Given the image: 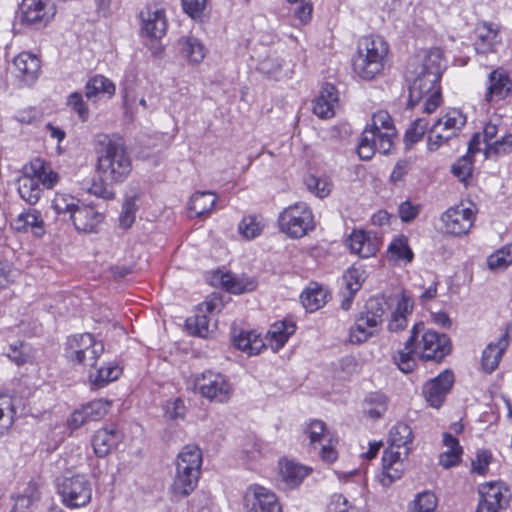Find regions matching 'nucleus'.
Masks as SVG:
<instances>
[{"instance_id":"10","label":"nucleus","mask_w":512,"mask_h":512,"mask_svg":"<svg viewBox=\"0 0 512 512\" xmlns=\"http://www.w3.org/2000/svg\"><path fill=\"white\" fill-rule=\"evenodd\" d=\"M416 347L421 360L440 362L450 353L451 343L447 335L426 330L420 340L416 339Z\"/></svg>"},{"instance_id":"60","label":"nucleus","mask_w":512,"mask_h":512,"mask_svg":"<svg viewBox=\"0 0 512 512\" xmlns=\"http://www.w3.org/2000/svg\"><path fill=\"white\" fill-rule=\"evenodd\" d=\"M436 497L431 492L420 493L414 501V506L409 512H434Z\"/></svg>"},{"instance_id":"49","label":"nucleus","mask_w":512,"mask_h":512,"mask_svg":"<svg viewBox=\"0 0 512 512\" xmlns=\"http://www.w3.org/2000/svg\"><path fill=\"white\" fill-rule=\"evenodd\" d=\"M282 60L275 53L268 54L259 61L258 70L268 77L278 79L281 73Z\"/></svg>"},{"instance_id":"31","label":"nucleus","mask_w":512,"mask_h":512,"mask_svg":"<svg viewBox=\"0 0 512 512\" xmlns=\"http://www.w3.org/2000/svg\"><path fill=\"white\" fill-rule=\"evenodd\" d=\"M43 225L41 214L36 209H29L20 213L12 222L15 230L25 232L31 228L37 236L44 234Z\"/></svg>"},{"instance_id":"1","label":"nucleus","mask_w":512,"mask_h":512,"mask_svg":"<svg viewBox=\"0 0 512 512\" xmlns=\"http://www.w3.org/2000/svg\"><path fill=\"white\" fill-rule=\"evenodd\" d=\"M96 173L98 181L90 193L111 200L115 196L112 186L124 182L132 171V159L121 138L100 133L95 136Z\"/></svg>"},{"instance_id":"33","label":"nucleus","mask_w":512,"mask_h":512,"mask_svg":"<svg viewBox=\"0 0 512 512\" xmlns=\"http://www.w3.org/2000/svg\"><path fill=\"white\" fill-rule=\"evenodd\" d=\"M413 309V301L405 294L398 300L396 309L392 312L388 322V330L391 332H399L407 327V315L411 314Z\"/></svg>"},{"instance_id":"6","label":"nucleus","mask_w":512,"mask_h":512,"mask_svg":"<svg viewBox=\"0 0 512 512\" xmlns=\"http://www.w3.org/2000/svg\"><path fill=\"white\" fill-rule=\"evenodd\" d=\"M280 230L291 238H301L314 229L313 215L304 202L284 209L278 218Z\"/></svg>"},{"instance_id":"27","label":"nucleus","mask_w":512,"mask_h":512,"mask_svg":"<svg viewBox=\"0 0 512 512\" xmlns=\"http://www.w3.org/2000/svg\"><path fill=\"white\" fill-rule=\"evenodd\" d=\"M295 329L296 326L292 322L279 321L274 323L266 334V345L268 344L273 352L279 351L288 341L289 337L294 334Z\"/></svg>"},{"instance_id":"4","label":"nucleus","mask_w":512,"mask_h":512,"mask_svg":"<svg viewBox=\"0 0 512 512\" xmlns=\"http://www.w3.org/2000/svg\"><path fill=\"white\" fill-rule=\"evenodd\" d=\"M388 44L380 36H364L358 41L357 53L353 58L354 72L364 80H372L384 68Z\"/></svg>"},{"instance_id":"8","label":"nucleus","mask_w":512,"mask_h":512,"mask_svg":"<svg viewBox=\"0 0 512 512\" xmlns=\"http://www.w3.org/2000/svg\"><path fill=\"white\" fill-rule=\"evenodd\" d=\"M104 352V345L90 333L75 335L68 340L67 357L85 367H94Z\"/></svg>"},{"instance_id":"7","label":"nucleus","mask_w":512,"mask_h":512,"mask_svg":"<svg viewBox=\"0 0 512 512\" xmlns=\"http://www.w3.org/2000/svg\"><path fill=\"white\" fill-rule=\"evenodd\" d=\"M466 124V116L458 109H450L437 119L428 135V149L437 150L441 145L458 135Z\"/></svg>"},{"instance_id":"30","label":"nucleus","mask_w":512,"mask_h":512,"mask_svg":"<svg viewBox=\"0 0 512 512\" xmlns=\"http://www.w3.org/2000/svg\"><path fill=\"white\" fill-rule=\"evenodd\" d=\"M179 53L191 64L200 63L206 54L202 42L193 36H183L178 40Z\"/></svg>"},{"instance_id":"16","label":"nucleus","mask_w":512,"mask_h":512,"mask_svg":"<svg viewBox=\"0 0 512 512\" xmlns=\"http://www.w3.org/2000/svg\"><path fill=\"white\" fill-rule=\"evenodd\" d=\"M217 306L218 301L216 300L204 301L199 304L194 315L186 320L189 332L202 338H208L215 328V324H211L208 314L213 313Z\"/></svg>"},{"instance_id":"35","label":"nucleus","mask_w":512,"mask_h":512,"mask_svg":"<svg viewBox=\"0 0 512 512\" xmlns=\"http://www.w3.org/2000/svg\"><path fill=\"white\" fill-rule=\"evenodd\" d=\"M115 84L103 75H95L90 78L85 85V96L89 100H95L99 94L111 98L115 95Z\"/></svg>"},{"instance_id":"63","label":"nucleus","mask_w":512,"mask_h":512,"mask_svg":"<svg viewBox=\"0 0 512 512\" xmlns=\"http://www.w3.org/2000/svg\"><path fill=\"white\" fill-rule=\"evenodd\" d=\"M67 104L72 108L74 112L78 114L79 118L82 121H86L88 119L89 109L86 103L84 102L81 93L74 92L71 95H69Z\"/></svg>"},{"instance_id":"18","label":"nucleus","mask_w":512,"mask_h":512,"mask_svg":"<svg viewBox=\"0 0 512 512\" xmlns=\"http://www.w3.org/2000/svg\"><path fill=\"white\" fill-rule=\"evenodd\" d=\"M441 219L448 233L461 236L470 231L475 215L470 208L457 206L444 212Z\"/></svg>"},{"instance_id":"3","label":"nucleus","mask_w":512,"mask_h":512,"mask_svg":"<svg viewBox=\"0 0 512 512\" xmlns=\"http://www.w3.org/2000/svg\"><path fill=\"white\" fill-rule=\"evenodd\" d=\"M59 181V175L41 158H34L24 165L17 180V191L29 205L40 200L44 189H52Z\"/></svg>"},{"instance_id":"46","label":"nucleus","mask_w":512,"mask_h":512,"mask_svg":"<svg viewBox=\"0 0 512 512\" xmlns=\"http://www.w3.org/2000/svg\"><path fill=\"white\" fill-rule=\"evenodd\" d=\"M388 252L395 259L404 260L409 263L413 260L414 253L409 247L408 238L405 235H399L389 244Z\"/></svg>"},{"instance_id":"5","label":"nucleus","mask_w":512,"mask_h":512,"mask_svg":"<svg viewBox=\"0 0 512 512\" xmlns=\"http://www.w3.org/2000/svg\"><path fill=\"white\" fill-rule=\"evenodd\" d=\"M57 490L62 502L69 508L86 506L92 496L91 483L81 474L65 473L58 477Z\"/></svg>"},{"instance_id":"28","label":"nucleus","mask_w":512,"mask_h":512,"mask_svg":"<svg viewBox=\"0 0 512 512\" xmlns=\"http://www.w3.org/2000/svg\"><path fill=\"white\" fill-rule=\"evenodd\" d=\"M311 469L291 460L279 461V474L282 481L289 488L298 486L310 473Z\"/></svg>"},{"instance_id":"19","label":"nucleus","mask_w":512,"mask_h":512,"mask_svg":"<svg viewBox=\"0 0 512 512\" xmlns=\"http://www.w3.org/2000/svg\"><path fill=\"white\" fill-rule=\"evenodd\" d=\"M509 345L510 335L506 330L496 341L489 342L483 349L480 360L481 369L487 374L494 372L499 367Z\"/></svg>"},{"instance_id":"34","label":"nucleus","mask_w":512,"mask_h":512,"mask_svg":"<svg viewBox=\"0 0 512 512\" xmlns=\"http://www.w3.org/2000/svg\"><path fill=\"white\" fill-rule=\"evenodd\" d=\"M233 342L239 350L249 355H257L266 347L265 341L255 331H241Z\"/></svg>"},{"instance_id":"11","label":"nucleus","mask_w":512,"mask_h":512,"mask_svg":"<svg viewBox=\"0 0 512 512\" xmlns=\"http://www.w3.org/2000/svg\"><path fill=\"white\" fill-rule=\"evenodd\" d=\"M54 15L53 5L44 0H23L19 8L21 24L34 28L46 26Z\"/></svg>"},{"instance_id":"45","label":"nucleus","mask_w":512,"mask_h":512,"mask_svg":"<svg viewBox=\"0 0 512 512\" xmlns=\"http://www.w3.org/2000/svg\"><path fill=\"white\" fill-rule=\"evenodd\" d=\"M183 464V466H191L194 468H201L202 453L198 446L188 444L184 446L177 455L175 465Z\"/></svg>"},{"instance_id":"17","label":"nucleus","mask_w":512,"mask_h":512,"mask_svg":"<svg viewBox=\"0 0 512 512\" xmlns=\"http://www.w3.org/2000/svg\"><path fill=\"white\" fill-rule=\"evenodd\" d=\"M143 35L151 39H161L167 30V19L163 8L152 5L147 6L140 13Z\"/></svg>"},{"instance_id":"54","label":"nucleus","mask_w":512,"mask_h":512,"mask_svg":"<svg viewBox=\"0 0 512 512\" xmlns=\"http://www.w3.org/2000/svg\"><path fill=\"white\" fill-rule=\"evenodd\" d=\"M473 170V162L471 155H465L459 158L451 168V172L454 176H456L460 181L465 182L472 175Z\"/></svg>"},{"instance_id":"56","label":"nucleus","mask_w":512,"mask_h":512,"mask_svg":"<svg viewBox=\"0 0 512 512\" xmlns=\"http://www.w3.org/2000/svg\"><path fill=\"white\" fill-rule=\"evenodd\" d=\"M217 278L219 279L221 286L230 293L240 294L250 290V288H247L241 280L231 273H220L217 275Z\"/></svg>"},{"instance_id":"38","label":"nucleus","mask_w":512,"mask_h":512,"mask_svg":"<svg viewBox=\"0 0 512 512\" xmlns=\"http://www.w3.org/2000/svg\"><path fill=\"white\" fill-rule=\"evenodd\" d=\"M377 328V326H372L369 319L360 313L349 330V340L353 344L366 342L376 334Z\"/></svg>"},{"instance_id":"29","label":"nucleus","mask_w":512,"mask_h":512,"mask_svg":"<svg viewBox=\"0 0 512 512\" xmlns=\"http://www.w3.org/2000/svg\"><path fill=\"white\" fill-rule=\"evenodd\" d=\"M122 373V369L112 362L97 367H90L88 378L94 388H102L112 381L117 380Z\"/></svg>"},{"instance_id":"36","label":"nucleus","mask_w":512,"mask_h":512,"mask_svg":"<svg viewBox=\"0 0 512 512\" xmlns=\"http://www.w3.org/2000/svg\"><path fill=\"white\" fill-rule=\"evenodd\" d=\"M414 435L411 427L403 422H397L389 431L388 442L397 449H404V453L410 452Z\"/></svg>"},{"instance_id":"55","label":"nucleus","mask_w":512,"mask_h":512,"mask_svg":"<svg viewBox=\"0 0 512 512\" xmlns=\"http://www.w3.org/2000/svg\"><path fill=\"white\" fill-rule=\"evenodd\" d=\"M110 403L103 399L91 401L83 406V413L88 417L89 421H95L106 415Z\"/></svg>"},{"instance_id":"51","label":"nucleus","mask_w":512,"mask_h":512,"mask_svg":"<svg viewBox=\"0 0 512 512\" xmlns=\"http://www.w3.org/2000/svg\"><path fill=\"white\" fill-rule=\"evenodd\" d=\"M7 356L18 366L24 365L32 360L30 347L24 342L10 345Z\"/></svg>"},{"instance_id":"61","label":"nucleus","mask_w":512,"mask_h":512,"mask_svg":"<svg viewBox=\"0 0 512 512\" xmlns=\"http://www.w3.org/2000/svg\"><path fill=\"white\" fill-rule=\"evenodd\" d=\"M428 121L425 118L416 119L405 133V140L410 144L418 142L425 134Z\"/></svg>"},{"instance_id":"21","label":"nucleus","mask_w":512,"mask_h":512,"mask_svg":"<svg viewBox=\"0 0 512 512\" xmlns=\"http://www.w3.org/2000/svg\"><path fill=\"white\" fill-rule=\"evenodd\" d=\"M512 93V79L503 69L493 70L488 77V86L485 94L487 102L500 101Z\"/></svg>"},{"instance_id":"2","label":"nucleus","mask_w":512,"mask_h":512,"mask_svg":"<svg viewBox=\"0 0 512 512\" xmlns=\"http://www.w3.org/2000/svg\"><path fill=\"white\" fill-rule=\"evenodd\" d=\"M442 52L438 48L412 56L407 64L406 78L409 82L410 107L424 100V111L432 113L440 105L439 80L444 71Z\"/></svg>"},{"instance_id":"40","label":"nucleus","mask_w":512,"mask_h":512,"mask_svg":"<svg viewBox=\"0 0 512 512\" xmlns=\"http://www.w3.org/2000/svg\"><path fill=\"white\" fill-rule=\"evenodd\" d=\"M301 302L306 310L313 312L323 307L328 298V293L316 284L308 287L300 296Z\"/></svg>"},{"instance_id":"12","label":"nucleus","mask_w":512,"mask_h":512,"mask_svg":"<svg viewBox=\"0 0 512 512\" xmlns=\"http://www.w3.org/2000/svg\"><path fill=\"white\" fill-rule=\"evenodd\" d=\"M247 512H282L277 496L271 490L254 484L248 487L244 495Z\"/></svg>"},{"instance_id":"24","label":"nucleus","mask_w":512,"mask_h":512,"mask_svg":"<svg viewBox=\"0 0 512 512\" xmlns=\"http://www.w3.org/2000/svg\"><path fill=\"white\" fill-rule=\"evenodd\" d=\"M423 329L422 323H416L411 329V335L405 342L404 348L399 350L394 356V360L398 368L404 372H411L416 366V360L414 355H418V349L416 347L417 334Z\"/></svg>"},{"instance_id":"64","label":"nucleus","mask_w":512,"mask_h":512,"mask_svg":"<svg viewBox=\"0 0 512 512\" xmlns=\"http://www.w3.org/2000/svg\"><path fill=\"white\" fill-rule=\"evenodd\" d=\"M409 453H404V449H397V447L389 446L384 451L382 457V466H402V460L408 456Z\"/></svg>"},{"instance_id":"26","label":"nucleus","mask_w":512,"mask_h":512,"mask_svg":"<svg viewBox=\"0 0 512 512\" xmlns=\"http://www.w3.org/2000/svg\"><path fill=\"white\" fill-rule=\"evenodd\" d=\"M338 102L336 88L331 84L323 85L319 96L313 102V113L321 119L331 118L335 114Z\"/></svg>"},{"instance_id":"57","label":"nucleus","mask_w":512,"mask_h":512,"mask_svg":"<svg viewBox=\"0 0 512 512\" xmlns=\"http://www.w3.org/2000/svg\"><path fill=\"white\" fill-rule=\"evenodd\" d=\"M137 211L136 198L129 197L125 200L122 206V211L119 217L120 226L124 229L130 228L135 220V213Z\"/></svg>"},{"instance_id":"32","label":"nucleus","mask_w":512,"mask_h":512,"mask_svg":"<svg viewBox=\"0 0 512 512\" xmlns=\"http://www.w3.org/2000/svg\"><path fill=\"white\" fill-rule=\"evenodd\" d=\"M443 444L447 450L440 454L439 465L445 469L457 466L461 461L463 449L459 444L458 439L450 433L443 434Z\"/></svg>"},{"instance_id":"14","label":"nucleus","mask_w":512,"mask_h":512,"mask_svg":"<svg viewBox=\"0 0 512 512\" xmlns=\"http://www.w3.org/2000/svg\"><path fill=\"white\" fill-rule=\"evenodd\" d=\"M11 72L20 87L32 86L41 72L40 59L33 53L21 52L13 59Z\"/></svg>"},{"instance_id":"37","label":"nucleus","mask_w":512,"mask_h":512,"mask_svg":"<svg viewBox=\"0 0 512 512\" xmlns=\"http://www.w3.org/2000/svg\"><path fill=\"white\" fill-rule=\"evenodd\" d=\"M391 305L384 296L370 298L365 304V310L361 312L372 323V326H379L384 315L390 310Z\"/></svg>"},{"instance_id":"9","label":"nucleus","mask_w":512,"mask_h":512,"mask_svg":"<svg viewBox=\"0 0 512 512\" xmlns=\"http://www.w3.org/2000/svg\"><path fill=\"white\" fill-rule=\"evenodd\" d=\"M195 386L201 395L219 403L227 402L232 394V388L226 377L220 373L206 371L197 377Z\"/></svg>"},{"instance_id":"44","label":"nucleus","mask_w":512,"mask_h":512,"mask_svg":"<svg viewBox=\"0 0 512 512\" xmlns=\"http://www.w3.org/2000/svg\"><path fill=\"white\" fill-rule=\"evenodd\" d=\"M365 278V270L361 266L353 265L343 275L345 290L350 295H355V293L361 288Z\"/></svg>"},{"instance_id":"58","label":"nucleus","mask_w":512,"mask_h":512,"mask_svg":"<svg viewBox=\"0 0 512 512\" xmlns=\"http://www.w3.org/2000/svg\"><path fill=\"white\" fill-rule=\"evenodd\" d=\"M77 206L76 199L69 195H56L52 202V207L57 214H69L70 219Z\"/></svg>"},{"instance_id":"50","label":"nucleus","mask_w":512,"mask_h":512,"mask_svg":"<svg viewBox=\"0 0 512 512\" xmlns=\"http://www.w3.org/2000/svg\"><path fill=\"white\" fill-rule=\"evenodd\" d=\"M305 433L308 435L311 445H315L317 443L323 444V442L326 439H330L329 433L326 432L325 423L320 420L311 421L307 425V427L305 429Z\"/></svg>"},{"instance_id":"52","label":"nucleus","mask_w":512,"mask_h":512,"mask_svg":"<svg viewBox=\"0 0 512 512\" xmlns=\"http://www.w3.org/2000/svg\"><path fill=\"white\" fill-rule=\"evenodd\" d=\"M305 184L309 191L320 198L328 196L331 191V183L327 179L319 178L314 175L307 176L305 178Z\"/></svg>"},{"instance_id":"47","label":"nucleus","mask_w":512,"mask_h":512,"mask_svg":"<svg viewBox=\"0 0 512 512\" xmlns=\"http://www.w3.org/2000/svg\"><path fill=\"white\" fill-rule=\"evenodd\" d=\"M512 264V243L491 254L487 259L490 270H504Z\"/></svg>"},{"instance_id":"25","label":"nucleus","mask_w":512,"mask_h":512,"mask_svg":"<svg viewBox=\"0 0 512 512\" xmlns=\"http://www.w3.org/2000/svg\"><path fill=\"white\" fill-rule=\"evenodd\" d=\"M201 468L176 465V474L172 484V490L177 496L189 495L198 483Z\"/></svg>"},{"instance_id":"20","label":"nucleus","mask_w":512,"mask_h":512,"mask_svg":"<svg viewBox=\"0 0 512 512\" xmlns=\"http://www.w3.org/2000/svg\"><path fill=\"white\" fill-rule=\"evenodd\" d=\"M123 440V433L115 425L103 427L95 432L92 446L98 457L108 455Z\"/></svg>"},{"instance_id":"62","label":"nucleus","mask_w":512,"mask_h":512,"mask_svg":"<svg viewBox=\"0 0 512 512\" xmlns=\"http://www.w3.org/2000/svg\"><path fill=\"white\" fill-rule=\"evenodd\" d=\"M375 134L378 152L388 154L393 145V137L396 135L395 128H388V131H375Z\"/></svg>"},{"instance_id":"53","label":"nucleus","mask_w":512,"mask_h":512,"mask_svg":"<svg viewBox=\"0 0 512 512\" xmlns=\"http://www.w3.org/2000/svg\"><path fill=\"white\" fill-rule=\"evenodd\" d=\"M512 152V134L503 136L500 140L494 141L492 144H488L485 147L484 155L485 158H489L492 155H501Z\"/></svg>"},{"instance_id":"48","label":"nucleus","mask_w":512,"mask_h":512,"mask_svg":"<svg viewBox=\"0 0 512 512\" xmlns=\"http://www.w3.org/2000/svg\"><path fill=\"white\" fill-rule=\"evenodd\" d=\"M263 227L264 225L256 215H249L241 220L238 230L243 237L250 240L259 236Z\"/></svg>"},{"instance_id":"23","label":"nucleus","mask_w":512,"mask_h":512,"mask_svg":"<svg viewBox=\"0 0 512 512\" xmlns=\"http://www.w3.org/2000/svg\"><path fill=\"white\" fill-rule=\"evenodd\" d=\"M351 252L362 258L374 256L379 250V239L371 232L354 230L347 240Z\"/></svg>"},{"instance_id":"22","label":"nucleus","mask_w":512,"mask_h":512,"mask_svg":"<svg viewBox=\"0 0 512 512\" xmlns=\"http://www.w3.org/2000/svg\"><path fill=\"white\" fill-rule=\"evenodd\" d=\"M104 216L91 206H77L71 214V220L77 231L83 233H96L103 222Z\"/></svg>"},{"instance_id":"13","label":"nucleus","mask_w":512,"mask_h":512,"mask_svg":"<svg viewBox=\"0 0 512 512\" xmlns=\"http://www.w3.org/2000/svg\"><path fill=\"white\" fill-rule=\"evenodd\" d=\"M480 500L476 512H500L509 502V491L501 482H490L479 488Z\"/></svg>"},{"instance_id":"42","label":"nucleus","mask_w":512,"mask_h":512,"mask_svg":"<svg viewBox=\"0 0 512 512\" xmlns=\"http://www.w3.org/2000/svg\"><path fill=\"white\" fill-rule=\"evenodd\" d=\"M499 42L498 31L492 27V24H484L478 34L476 50L479 53H489L494 51L495 45Z\"/></svg>"},{"instance_id":"43","label":"nucleus","mask_w":512,"mask_h":512,"mask_svg":"<svg viewBox=\"0 0 512 512\" xmlns=\"http://www.w3.org/2000/svg\"><path fill=\"white\" fill-rule=\"evenodd\" d=\"M15 414L16 411L11 397L0 394V436L12 426Z\"/></svg>"},{"instance_id":"41","label":"nucleus","mask_w":512,"mask_h":512,"mask_svg":"<svg viewBox=\"0 0 512 512\" xmlns=\"http://www.w3.org/2000/svg\"><path fill=\"white\" fill-rule=\"evenodd\" d=\"M388 407V399L382 393H372L364 400L363 411L371 419L381 418Z\"/></svg>"},{"instance_id":"39","label":"nucleus","mask_w":512,"mask_h":512,"mask_svg":"<svg viewBox=\"0 0 512 512\" xmlns=\"http://www.w3.org/2000/svg\"><path fill=\"white\" fill-rule=\"evenodd\" d=\"M217 196L211 191H199L194 193L189 201V209L195 212L196 216L210 213L215 206Z\"/></svg>"},{"instance_id":"59","label":"nucleus","mask_w":512,"mask_h":512,"mask_svg":"<svg viewBox=\"0 0 512 512\" xmlns=\"http://www.w3.org/2000/svg\"><path fill=\"white\" fill-rule=\"evenodd\" d=\"M421 208V204L413 203L410 200H405L398 206V215L402 222L410 223L418 217Z\"/></svg>"},{"instance_id":"15","label":"nucleus","mask_w":512,"mask_h":512,"mask_svg":"<svg viewBox=\"0 0 512 512\" xmlns=\"http://www.w3.org/2000/svg\"><path fill=\"white\" fill-rule=\"evenodd\" d=\"M454 383V375L445 370L437 377L427 381L422 389L423 396L430 406L440 408Z\"/></svg>"}]
</instances>
